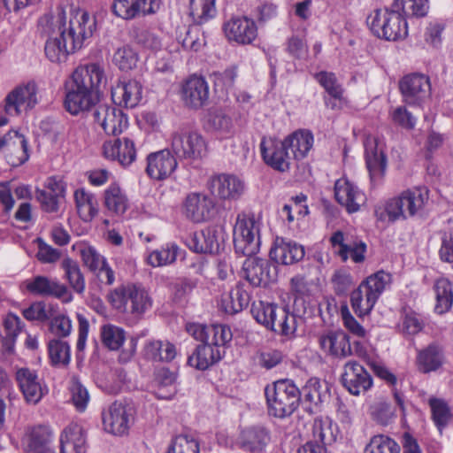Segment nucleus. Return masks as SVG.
<instances>
[{"label": "nucleus", "mask_w": 453, "mask_h": 453, "mask_svg": "<svg viewBox=\"0 0 453 453\" xmlns=\"http://www.w3.org/2000/svg\"><path fill=\"white\" fill-rule=\"evenodd\" d=\"M42 33L48 36L45 43L46 57L51 62L65 61L68 54L81 49L96 27V18L79 10L66 24L65 10L59 6L55 15H45L39 20Z\"/></svg>", "instance_id": "nucleus-1"}, {"label": "nucleus", "mask_w": 453, "mask_h": 453, "mask_svg": "<svg viewBox=\"0 0 453 453\" xmlns=\"http://www.w3.org/2000/svg\"><path fill=\"white\" fill-rule=\"evenodd\" d=\"M428 0H395L391 8L377 9L366 18V23L374 35L387 41L403 39L408 35L405 16L424 17L427 13Z\"/></svg>", "instance_id": "nucleus-2"}, {"label": "nucleus", "mask_w": 453, "mask_h": 453, "mask_svg": "<svg viewBox=\"0 0 453 453\" xmlns=\"http://www.w3.org/2000/svg\"><path fill=\"white\" fill-rule=\"evenodd\" d=\"M270 416L285 418L291 416L301 402V391L292 380H280L265 388Z\"/></svg>", "instance_id": "nucleus-3"}, {"label": "nucleus", "mask_w": 453, "mask_h": 453, "mask_svg": "<svg viewBox=\"0 0 453 453\" xmlns=\"http://www.w3.org/2000/svg\"><path fill=\"white\" fill-rule=\"evenodd\" d=\"M111 305L121 312L141 316L152 306V300L147 290L134 284H127L116 288L108 296Z\"/></svg>", "instance_id": "nucleus-4"}, {"label": "nucleus", "mask_w": 453, "mask_h": 453, "mask_svg": "<svg viewBox=\"0 0 453 453\" xmlns=\"http://www.w3.org/2000/svg\"><path fill=\"white\" fill-rule=\"evenodd\" d=\"M260 226V221L253 214H238L233 234L236 253L250 257L259 251Z\"/></svg>", "instance_id": "nucleus-5"}, {"label": "nucleus", "mask_w": 453, "mask_h": 453, "mask_svg": "<svg viewBox=\"0 0 453 453\" xmlns=\"http://www.w3.org/2000/svg\"><path fill=\"white\" fill-rule=\"evenodd\" d=\"M428 201V189L425 187L407 189L399 196L390 199L386 204V212L390 220L407 219L418 214Z\"/></svg>", "instance_id": "nucleus-6"}, {"label": "nucleus", "mask_w": 453, "mask_h": 453, "mask_svg": "<svg viewBox=\"0 0 453 453\" xmlns=\"http://www.w3.org/2000/svg\"><path fill=\"white\" fill-rule=\"evenodd\" d=\"M170 150L177 160L193 161L205 156L207 151L203 137L196 132L174 133Z\"/></svg>", "instance_id": "nucleus-7"}, {"label": "nucleus", "mask_w": 453, "mask_h": 453, "mask_svg": "<svg viewBox=\"0 0 453 453\" xmlns=\"http://www.w3.org/2000/svg\"><path fill=\"white\" fill-rule=\"evenodd\" d=\"M37 103L36 84L29 81L15 87L5 96L3 109L5 115L18 117L32 110Z\"/></svg>", "instance_id": "nucleus-8"}, {"label": "nucleus", "mask_w": 453, "mask_h": 453, "mask_svg": "<svg viewBox=\"0 0 453 453\" xmlns=\"http://www.w3.org/2000/svg\"><path fill=\"white\" fill-rule=\"evenodd\" d=\"M106 83L104 69L97 63L79 65L73 73L66 85L99 95Z\"/></svg>", "instance_id": "nucleus-9"}, {"label": "nucleus", "mask_w": 453, "mask_h": 453, "mask_svg": "<svg viewBox=\"0 0 453 453\" xmlns=\"http://www.w3.org/2000/svg\"><path fill=\"white\" fill-rule=\"evenodd\" d=\"M134 411L130 404L114 402L102 413L104 430L114 435L127 434L134 422Z\"/></svg>", "instance_id": "nucleus-10"}, {"label": "nucleus", "mask_w": 453, "mask_h": 453, "mask_svg": "<svg viewBox=\"0 0 453 453\" xmlns=\"http://www.w3.org/2000/svg\"><path fill=\"white\" fill-rule=\"evenodd\" d=\"M94 122L108 135H119L128 127L127 115L116 105L97 104L92 111Z\"/></svg>", "instance_id": "nucleus-11"}, {"label": "nucleus", "mask_w": 453, "mask_h": 453, "mask_svg": "<svg viewBox=\"0 0 453 453\" xmlns=\"http://www.w3.org/2000/svg\"><path fill=\"white\" fill-rule=\"evenodd\" d=\"M260 151L265 163L273 169L281 173L289 170L293 157L285 144V140L264 137L260 142Z\"/></svg>", "instance_id": "nucleus-12"}, {"label": "nucleus", "mask_w": 453, "mask_h": 453, "mask_svg": "<svg viewBox=\"0 0 453 453\" xmlns=\"http://www.w3.org/2000/svg\"><path fill=\"white\" fill-rule=\"evenodd\" d=\"M208 188L219 199L234 201L244 194L245 183L234 174L221 173L210 178Z\"/></svg>", "instance_id": "nucleus-13"}, {"label": "nucleus", "mask_w": 453, "mask_h": 453, "mask_svg": "<svg viewBox=\"0 0 453 453\" xmlns=\"http://www.w3.org/2000/svg\"><path fill=\"white\" fill-rule=\"evenodd\" d=\"M188 247L196 253H218L224 242L223 229L219 226H209L200 232H195L186 239Z\"/></svg>", "instance_id": "nucleus-14"}, {"label": "nucleus", "mask_w": 453, "mask_h": 453, "mask_svg": "<svg viewBox=\"0 0 453 453\" xmlns=\"http://www.w3.org/2000/svg\"><path fill=\"white\" fill-rule=\"evenodd\" d=\"M366 167L372 183L383 178L387 169V157L383 144L378 138L368 135L364 142Z\"/></svg>", "instance_id": "nucleus-15"}, {"label": "nucleus", "mask_w": 453, "mask_h": 453, "mask_svg": "<svg viewBox=\"0 0 453 453\" xmlns=\"http://www.w3.org/2000/svg\"><path fill=\"white\" fill-rule=\"evenodd\" d=\"M400 90L406 104H419L430 96L429 78L419 73L406 75L400 81Z\"/></svg>", "instance_id": "nucleus-16"}, {"label": "nucleus", "mask_w": 453, "mask_h": 453, "mask_svg": "<svg viewBox=\"0 0 453 453\" xmlns=\"http://www.w3.org/2000/svg\"><path fill=\"white\" fill-rule=\"evenodd\" d=\"M159 6V0H114L112 12L116 16L128 20L154 14Z\"/></svg>", "instance_id": "nucleus-17"}, {"label": "nucleus", "mask_w": 453, "mask_h": 453, "mask_svg": "<svg viewBox=\"0 0 453 453\" xmlns=\"http://www.w3.org/2000/svg\"><path fill=\"white\" fill-rule=\"evenodd\" d=\"M342 381L344 388L354 395L366 392L372 385L371 375L355 361L345 364Z\"/></svg>", "instance_id": "nucleus-18"}, {"label": "nucleus", "mask_w": 453, "mask_h": 453, "mask_svg": "<svg viewBox=\"0 0 453 453\" xmlns=\"http://www.w3.org/2000/svg\"><path fill=\"white\" fill-rule=\"evenodd\" d=\"M102 150L105 158L117 161L122 166H128L136 159L135 145L129 137L105 141Z\"/></svg>", "instance_id": "nucleus-19"}, {"label": "nucleus", "mask_w": 453, "mask_h": 453, "mask_svg": "<svg viewBox=\"0 0 453 453\" xmlns=\"http://www.w3.org/2000/svg\"><path fill=\"white\" fill-rule=\"evenodd\" d=\"M305 255L303 245L290 239L277 236L270 250V257L277 264L294 265L301 261Z\"/></svg>", "instance_id": "nucleus-20"}, {"label": "nucleus", "mask_w": 453, "mask_h": 453, "mask_svg": "<svg viewBox=\"0 0 453 453\" xmlns=\"http://www.w3.org/2000/svg\"><path fill=\"white\" fill-rule=\"evenodd\" d=\"M28 292L42 296H54L68 303L73 300V296L67 287L58 280L46 276L38 275L26 281Z\"/></svg>", "instance_id": "nucleus-21"}, {"label": "nucleus", "mask_w": 453, "mask_h": 453, "mask_svg": "<svg viewBox=\"0 0 453 453\" xmlns=\"http://www.w3.org/2000/svg\"><path fill=\"white\" fill-rule=\"evenodd\" d=\"M214 202L203 193L188 194L183 203V212L187 219L193 222H203L211 218L214 211Z\"/></svg>", "instance_id": "nucleus-22"}, {"label": "nucleus", "mask_w": 453, "mask_h": 453, "mask_svg": "<svg viewBox=\"0 0 453 453\" xmlns=\"http://www.w3.org/2000/svg\"><path fill=\"white\" fill-rule=\"evenodd\" d=\"M178 160L170 149H165L147 157L146 173L156 180L168 178L176 169Z\"/></svg>", "instance_id": "nucleus-23"}, {"label": "nucleus", "mask_w": 453, "mask_h": 453, "mask_svg": "<svg viewBox=\"0 0 453 453\" xmlns=\"http://www.w3.org/2000/svg\"><path fill=\"white\" fill-rule=\"evenodd\" d=\"M224 31L228 40L240 44H250L257 35L254 20L245 16L231 18L224 24Z\"/></svg>", "instance_id": "nucleus-24"}, {"label": "nucleus", "mask_w": 453, "mask_h": 453, "mask_svg": "<svg viewBox=\"0 0 453 453\" xmlns=\"http://www.w3.org/2000/svg\"><path fill=\"white\" fill-rule=\"evenodd\" d=\"M19 387L28 403L35 404L47 393V388L42 385L37 373L28 368H20L16 372Z\"/></svg>", "instance_id": "nucleus-25"}, {"label": "nucleus", "mask_w": 453, "mask_h": 453, "mask_svg": "<svg viewBox=\"0 0 453 453\" xmlns=\"http://www.w3.org/2000/svg\"><path fill=\"white\" fill-rule=\"evenodd\" d=\"M181 97L185 105L198 109L209 99V85L204 78L196 75L188 79L182 86Z\"/></svg>", "instance_id": "nucleus-26"}, {"label": "nucleus", "mask_w": 453, "mask_h": 453, "mask_svg": "<svg viewBox=\"0 0 453 453\" xmlns=\"http://www.w3.org/2000/svg\"><path fill=\"white\" fill-rule=\"evenodd\" d=\"M245 279L254 287L266 286L274 280L271 265L266 259L248 257L242 265Z\"/></svg>", "instance_id": "nucleus-27"}, {"label": "nucleus", "mask_w": 453, "mask_h": 453, "mask_svg": "<svg viewBox=\"0 0 453 453\" xmlns=\"http://www.w3.org/2000/svg\"><path fill=\"white\" fill-rule=\"evenodd\" d=\"M271 441L270 432L262 426L243 429L237 440L238 446L244 451L262 453Z\"/></svg>", "instance_id": "nucleus-28"}, {"label": "nucleus", "mask_w": 453, "mask_h": 453, "mask_svg": "<svg viewBox=\"0 0 453 453\" xmlns=\"http://www.w3.org/2000/svg\"><path fill=\"white\" fill-rule=\"evenodd\" d=\"M321 349L330 356L346 358L352 355V346L349 335L342 331H329L319 337Z\"/></svg>", "instance_id": "nucleus-29"}, {"label": "nucleus", "mask_w": 453, "mask_h": 453, "mask_svg": "<svg viewBox=\"0 0 453 453\" xmlns=\"http://www.w3.org/2000/svg\"><path fill=\"white\" fill-rule=\"evenodd\" d=\"M334 196L349 212H356L365 202V194L347 179H340L334 185Z\"/></svg>", "instance_id": "nucleus-30"}, {"label": "nucleus", "mask_w": 453, "mask_h": 453, "mask_svg": "<svg viewBox=\"0 0 453 453\" xmlns=\"http://www.w3.org/2000/svg\"><path fill=\"white\" fill-rule=\"evenodd\" d=\"M142 87L135 80L120 81L112 89L114 104L126 108H134L142 100Z\"/></svg>", "instance_id": "nucleus-31"}, {"label": "nucleus", "mask_w": 453, "mask_h": 453, "mask_svg": "<svg viewBox=\"0 0 453 453\" xmlns=\"http://www.w3.org/2000/svg\"><path fill=\"white\" fill-rule=\"evenodd\" d=\"M66 94L65 98V108L72 115H78L81 112L88 111L96 106L98 95L82 89H76L65 85Z\"/></svg>", "instance_id": "nucleus-32"}, {"label": "nucleus", "mask_w": 453, "mask_h": 453, "mask_svg": "<svg viewBox=\"0 0 453 453\" xmlns=\"http://www.w3.org/2000/svg\"><path fill=\"white\" fill-rule=\"evenodd\" d=\"M3 150L17 156V160L12 161L13 165L24 164L29 157L27 142L17 130H10L5 134L0 135V151Z\"/></svg>", "instance_id": "nucleus-33"}, {"label": "nucleus", "mask_w": 453, "mask_h": 453, "mask_svg": "<svg viewBox=\"0 0 453 453\" xmlns=\"http://www.w3.org/2000/svg\"><path fill=\"white\" fill-rule=\"evenodd\" d=\"M222 349L215 348L209 343L203 342L197 345L195 351L188 358V365L197 370H206L223 356Z\"/></svg>", "instance_id": "nucleus-34"}, {"label": "nucleus", "mask_w": 453, "mask_h": 453, "mask_svg": "<svg viewBox=\"0 0 453 453\" xmlns=\"http://www.w3.org/2000/svg\"><path fill=\"white\" fill-rule=\"evenodd\" d=\"M61 453H86L84 430L78 424H70L60 437Z\"/></svg>", "instance_id": "nucleus-35"}, {"label": "nucleus", "mask_w": 453, "mask_h": 453, "mask_svg": "<svg viewBox=\"0 0 453 453\" xmlns=\"http://www.w3.org/2000/svg\"><path fill=\"white\" fill-rule=\"evenodd\" d=\"M284 140L293 160H300L307 157L314 142L313 134L308 130H297Z\"/></svg>", "instance_id": "nucleus-36"}, {"label": "nucleus", "mask_w": 453, "mask_h": 453, "mask_svg": "<svg viewBox=\"0 0 453 453\" xmlns=\"http://www.w3.org/2000/svg\"><path fill=\"white\" fill-rule=\"evenodd\" d=\"M442 364V349L437 343L433 342L418 353L417 366L418 371L423 373L437 371Z\"/></svg>", "instance_id": "nucleus-37"}, {"label": "nucleus", "mask_w": 453, "mask_h": 453, "mask_svg": "<svg viewBox=\"0 0 453 453\" xmlns=\"http://www.w3.org/2000/svg\"><path fill=\"white\" fill-rule=\"evenodd\" d=\"M73 198L79 217L84 222H90L98 213L96 196L84 188L74 191Z\"/></svg>", "instance_id": "nucleus-38"}, {"label": "nucleus", "mask_w": 453, "mask_h": 453, "mask_svg": "<svg viewBox=\"0 0 453 453\" xmlns=\"http://www.w3.org/2000/svg\"><path fill=\"white\" fill-rule=\"evenodd\" d=\"M104 204L111 213L120 216L127 211L129 202L125 191L112 183L104 190Z\"/></svg>", "instance_id": "nucleus-39"}, {"label": "nucleus", "mask_w": 453, "mask_h": 453, "mask_svg": "<svg viewBox=\"0 0 453 453\" xmlns=\"http://www.w3.org/2000/svg\"><path fill=\"white\" fill-rule=\"evenodd\" d=\"M273 325L268 329L286 337H291L296 331V318L285 307L276 305L275 316L273 317Z\"/></svg>", "instance_id": "nucleus-40"}, {"label": "nucleus", "mask_w": 453, "mask_h": 453, "mask_svg": "<svg viewBox=\"0 0 453 453\" xmlns=\"http://www.w3.org/2000/svg\"><path fill=\"white\" fill-rule=\"evenodd\" d=\"M378 299L367 290L365 285L360 284L350 294V304L354 312L358 317H363L371 312Z\"/></svg>", "instance_id": "nucleus-41"}, {"label": "nucleus", "mask_w": 453, "mask_h": 453, "mask_svg": "<svg viewBox=\"0 0 453 453\" xmlns=\"http://www.w3.org/2000/svg\"><path fill=\"white\" fill-rule=\"evenodd\" d=\"M436 304L434 311L438 314L446 313L453 304V287L446 278L437 279L434 285Z\"/></svg>", "instance_id": "nucleus-42"}, {"label": "nucleus", "mask_w": 453, "mask_h": 453, "mask_svg": "<svg viewBox=\"0 0 453 453\" xmlns=\"http://www.w3.org/2000/svg\"><path fill=\"white\" fill-rule=\"evenodd\" d=\"M50 441L51 431L44 426L33 427L26 437L27 447L33 453H42L51 449Z\"/></svg>", "instance_id": "nucleus-43"}, {"label": "nucleus", "mask_w": 453, "mask_h": 453, "mask_svg": "<svg viewBox=\"0 0 453 453\" xmlns=\"http://www.w3.org/2000/svg\"><path fill=\"white\" fill-rule=\"evenodd\" d=\"M249 303V293L241 285H236L226 296L222 297L221 307L226 313L235 314L247 307Z\"/></svg>", "instance_id": "nucleus-44"}, {"label": "nucleus", "mask_w": 453, "mask_h": 453, "mask_svg": "<svg viewBox=\"0 0 453 453\" xmlns=\"http://www.w3.org/2000/svg\"><path fill=\"white\" fill-rule=\"evenodd\" d=\"M61 268L64 271V279L72 289L79 295L85 291L86 282L79 264L70 257L63 259Z\"/></svg>", "instance_id": "nucleus-45"}, {"label": "nucleus", "mask_w": 453, "mask_h": 453, "mask_svg": "<svg viewBox=\"0 0 453 453\" xmlns=\"http://www.w3.org/2000/svg\"><path fill=\"white\" fill-rule=\"evenodd\" d=\"M189 13L196 25H202L216 16L215 0H190Z\"/></svg>", "instance_id": "nucleus-46"}, {"label": "nucleus", "mask_w": 453, "mask_h": 453, "mask_svg": "<svg viewBox=\"0 0 453 453\" xmlns=\"http://www.w3.org/2000/svg\"><path fill=\"white\" fill-rule=\"evenodd\" d=\"M313 440L324 446L334 443L337 437V427L328 418H316L312 426Z\"/></svg>", "instance_id": "nucleus-47"}, {"label": "nucleus", "mask_w": 453, "mask_h": 453, "mask_svg": "<svg viewBox=\"0 0 453 453\" xmlns=\"http://www.w3.org/2000/svg\"><path fill=\"white\" fill-rule=\"evenodd\" d=\"M431 409L432 419L440 433L449 425L451 419V411L448 403L436 397H431L428 400Z\"/></svg>", "instance_id": "nucleus-48"}, {"label": "nucleus", "mask_w": 453, "mask_h": 453, "mask_svg": "<svg viewBox=\"0 0 453 453\" xmlns=\"http://www.w3.org/2000/svg\"><path fill=\"white\" fill-rule=\"evenodd\" d=\"M180 249L174 243H167L158 250L151 251L147 262L153 267L165 266L174 263Z\"/></svg>", "instance_id": "nucleus-49"}, {"label": "nucleus", "mask_w": 453, "mask_h": 453, "mask_svg": "<svg viewBox=\"0 0 453 453\" xmlns=\"http://www.w3.org/2000/svg\"><path fill=\"white\" fill-rule=\"evenodd\" d=\"M145 349L146 355L154 361L170 362L177 354L175 346L168 341H152Z\"/></svg>", "instance_id": "nucleus-50"}, {"label": "nucleus", "mask_w": 453, "mask_h": 453, "mask_svg": "<svg viewBox=\"0 0 453 453\" xmlns=\"http://www.w3.org/2000/svg\"><path fill=\"white\" fill-rule=\"evenodd\" d=\"M302 395H303L304 402L309 403L311 405H318L326 397L327 388L318 378H311L303 388Z\"/></svg>", "instance_id": "nucleus-51"}, {"label": "nucleus", "mask_w": 453, "mask_h": 453, "mask_svg": "<svg viewBox=\"0 0 453 453\" xmlns=\"http://www.w3.org/2000/svg\"><path fill=\"white\" fill-rule=\"evenodd\" d=\"M208 126L222 137H229L234 134L232 119L221 110L210 112Z\"/></svg>", "instance_id": "nucleus-52"}, {"label": "nucleus", "mask_w": 453, "mask_h": 453, "mask_svg": "<svg viewBox=\"0 0 453 453\" xmlns=\"http://www.w3.org/2000/svg\"><path fill=\"white\" fill-rule=\"evenodd\" d=\"M391 282L392 275L381 270L367 277L361 284L365 285L367 290L379 299L384 290L390 286Z\"/></svg>", "instance_id": "nucleus-53"}, {"label": "nucleus", "mask_w": 453, "mask_h": 453, "mask_svg": "<svg viewBox=\"0 0 453 453\" xmlns=\"http://www.w3.org/2000/svg\"><path fill=\"white\" fill-rule=\"evenodd\" d=\"M399 444L392 438L377 434L372 437L365 449V453H400Z\"/></svg>", "instance_id": "nucleus-54"}, {"label": "nucleus", "mask_w": 453, "mask_h": 453, "mask_svg": "<svg viewBox=\"0 0 453 453\" xmlns=\"http://www.w3.org/2000/svg\"><path fill=\"white\" fill-rule=\"evenodd\" d=\"M101 337L104 346L111 350H117L123 345L126 333L121 327L108 324L102 326Z\"/></svg>", "instance_id": "nucleus-55"}, {"label": "nucleus", "mask_w": 453, "mask_h": 453, "mask_svg": "<svg viewBox=\"0 0 453 453\" xmlns=\"http://www.w3.org/2000/svg\"><path fill=\"white\" fill-rule=\"evenodd\" d=\"M232 336L231 329L227 326L211 325L208 326L205 343L219 348L224 353V348L232 340Z\"/></svg>", "instance_id": "nucleus-56"}, {"label": "nucleus", "mask_w": 453, "mask_h": 453, "mask_svg": "<svg viewBox=\"0 0 453 453\" xmlns=\"http://www.w3.org/2000/svg\"><path fill=\"white\" fill-rule=\"evenodd\" d=\"M178 41L185 50L198 51L205 44V39L197 26L188 27L184 35L178 36Z\"/></svg>", "instance_id": "nucleus-57"}, {"label": "nucleus", "mask_w": 453, "mask_h": 453, "mask_svg": "<svg viewBox=\"0 0 453 453\" xmlns=\"http://www.w3.org/2000/svg\"><path fill=\"white\" fill-rule=\"evenodd\" d=\"M48 349L52 365L65 366L70 363V346L66 342L58 339L51 340Z\"/></svg>", "instance_id": "nucleus-58"}, {"label": "nucleus", "mask_w": 453, "mask_h": 453, "mask_svg": "<svg viewBox=\"0 0 453 453\" xmlns=\"http://www.w3.org/2000/svg\"><path fill=\"white\" fill-rule=\"evenodd\" d=\"M275 308L274 303L258 301L252 303L250 312L257 323L268 329L269 326L273 325V317L275 316Z\"/></svg>", "instance_id": "nucleus-59"}, {"label": "nucleus", "mask_w": 453, "mask_h": 453, "mask_svg": "<svg viewBox=\"0 0 453 453\" xmlns=\"http://www.w3.org/2000/svg\"><path fill=\"white\" fill-rule=\"evenodd\" d=\"M69 391L71 400L79 411H83L87 408L89 401L88 389L81 384L78 377L73 376L69 382Z\"/></svg>", "instance_id": "nucleus-60"}, {"label": "nucleus", "mask_w": 453, "mask_h": 453, "mask_svg": "<svg viewBox=\"0 0 453 453\" xmlns=\"http://www.w3.org/2000/svg\"><path fill=\"white\" fill-rule=\"evenodd\" d=\"M424 326L425 321L421 315L410 310L403 311L399 328L404 335H415L423 329Z\"/></svg>", "instance_id": "nucleus-61"}, {"label": "nucleus", "mask_w": 453, "mask_h": 453, "mask_svg": "<svg viewBox=\"0 0 453 453\" xmlns=\"http://www.w3.org/2000/svg\"><path fill=\"white\" fill-rule=\"evenodd\" d=\"M113 63L122 71H129L136 66L137 53L129 46L119 48L113 55Z\"/></svg>", "instance_id": "nucleus-62"}, {"label": "nucleus", "mask_w": 453, "mask_h": 453, "mask_svg": "<svg viewBox=\"0 0 453 453\" xmlns=\"http://www.w3.org/2000/svg\"><path fill=\"white\" fill-rule=\"evenodd\" d=\"M167 453H199L198 442L191 435H177L173 440Z\"/></svg>", "instance_id": "nucleus-63"}, {"label": "nucleus", "mask_w": 453, "mask_h": 453, "mask_svg": "<svg viewBox=\"0 0 453 453\" xmlns=\"http://www.w3.org/2000/svg\"><path fill=\"white\" fill-rule=\"evenodd\" d=\"M135 41L143 49L153 53H157L163 49L162 39L152 31H138L135 35Z\"/></svg>", "instance_id": "nucleus-64"}]
</instances>
